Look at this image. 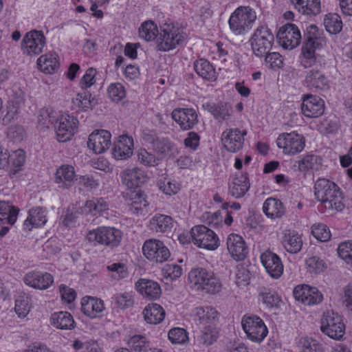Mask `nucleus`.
I'll use <instances>...</instances> for the list:
<instances>
[{"label": "nucleus", "instance_id": "a19ab883", "mask_svg": "<svg viewBox=\"0 0 352 352\" xmlns=\"http://www.w3.org/2000/svg\"><path fill=\"white\" fill-rule=\"evenodd\" d=\"M194 68L197 74L207 80L216 79V72L213 66L206 59H199L194 63Z\"/></svg>", "mask_w": 352, "mask_h": 352}, {"label": "nucleus", "instance_id": "6e6d98bb", "mask_svg": "<svg viewBox=\"0 0 352 352\" xmlns=\"http://www.w3.org/2000/svg\"><path fill=\"white\" fill-rule=\"evenodd\" d=\"M30 298L27 296H19L15 300L14 310L19 318H25L30 310Z\"/></svg>", "mask_w": 352, "mask_h": 352}, {"label": "nucleus", "instance_id": "cd10ccee", "mask_svg": "<svg viewBox=\"0 0 352 352\" xmlns=\"http://www.w3.org/2000/svg\"><path fill=\"white\" fill-rule=\"evenodd\" d=\"M137 290L148 300L157 298L161 294V288L157 282L147 279H140L135 283Z\"/></svg>", "mask_w": 352, "mask_h": 352}, {"label": "nucleus", "instance_id": "473e14b6", "mask_svg": "<svg viewBox=\"0 0 352 352\" xmlns=\"http://www.w3.org/2000/svg\"><path fill=\"white\" fill-rule=\"evenodd\" d=\"M142 314L144 320L151 324H157L163 321L165 316V311L158 304H148L143 310Z\"/></svg>", "mask_w": 352, "mask_h": 352}, {"label": "nucleus", "instance_id": "bb28decb", "mask_svg": "<svg viewBox=\"0 0 352 352\" xmlns=\"http://www.w3.org/2000/svg\"><path fill=\"white\" fill-rule=\"evenodd\" d=\"M246 131L239 129H231L223 133V143L225 148L230 152L235 153L240 150L243 144Z\"/></svg>", "mask_w": 352, "mask_h": 352}, {"label": "nucleus", "instance_id": "c756f323", "mask_svg": "<svg viewBox=\"0 0 352 352\" xmlns=\"http://www.w3.org/2000/svg\"><path fill=\"white\" fill-rule=\"evenodd\" d=\"M202 107L219 121L228 119L232 112V107L226 102H206L202 105Z\"/></svg>", "mask_w": 352, "mask_h": 352}, {"label": "nucleus", "instance_id": "09e8293b", "mask_svg": "<svg viewBox=\"0 0 352 352\" xmlns=\"http://www.w3.org/2000/svg\"><path fill=\"white\" fill-rule=\"evenodd\" d=\"M159 33L157 25L152 21L144 22L139 28L140 38L146 41L154 40Z\"/></svg>", "mask_w": 352, "mask_h": 352}, {"label": "nucleus", "instance_id": "7c9ffc66", "mask_svg": "<svg viewBox=\"0 0 352 352\" xmlns=\"http://www.w3.org/2000/svg\"><path fill=\"white\" fill-rule=\"evenodd\" d=\"M291 2L303 15L313 16L321 12L320 0H291Z\"/></svg>", "mask_w": 352, "mask_h": 352}, {"label": "nucleus", "instance_id": "423d86ee", "mask_svg": "<svg viewBox=\"0 0 352 352\" xmlns=\"http://www.w3.org/2000/svg\"><path fill=\"white\" fill-rule=\"evenodd\" d=\"M274 41V34L267 27H258L250 40L253 54L259 58L265 56L272 49Z\"/></svg>", "mask_w": 352, "mask_h": 352}, {"label": "nucleus", "instance_id": "4c0bfd02", "mask_svg": "<svg viewBox=\"0 0 352 352\" xmlns=\"http://www.w3.org/2000/svg\"><path fill=\"white\" fill-rule=\"evenodd\" d=\"M40 70L45 74H53L59 68L58 56L56 54H46L37 60Z\"/></svg>", "mask_w": 352, "mask_h": 352}, {"label": "nucleus", "instance_id": "8fccbe9b", "mask_svg": "<svg viewBox=\"0 0 352 352\" xmlns=\"http://www.w3.org/2000/svg\"><path fill=\"white\" fill-rule=\"evenodd\" d=\"M108 209L107 203L102 198H94L87 201L85 205V210L93 215L100 214Z\"/></svg>", "mask_w": 352, "mask_h": 352}, {"label": "nucleus", "instance_id": "72a5a7b5", "mask_svg": "<svg viewBox=\"0 0 352 352\" xmlns=\"http://www.w3.org/2000/svg\"><path fill=\"white\" fill-rule=\"evenodd\" d=\"M263 212L271 219L280 218L284 215L285 210L283 203L278 199L270 197L263 206Z\"/></svg>", "mask_w": 352, "mask_h": 352}, {"label": "nucleus", "instance_id": "b1692460", "mask_svg": "<svg viewBox=\"0 0 352 352\" xmlns=\"http://www.w3.org/2000/svg\"><path fill=\"white\" fill-rule=\"evenodd\" d=\"M324 101L318 96L308 94L303 98L302 113L308 118H317L324 112Z\"/></svg>", "mask_w": 352, "mask_h": 352}, {"label": "nucleus", "instance_id": "1a4fd4ad", "mask_svg": "<svg viewBox=\"0 0 352 352\" xmlns=\"http://www.w3.org/2000/svg\"><path fill=\"white\" fill-rule=\"evenodd\" d=\"M190 234L194 244L199 248L214 250L219 246L217 235L205 226L200 225L193 227Z\"/></svg>", "mask_w": 352, "mask_h": 352}, {"label": "nucleus", "instance_id": "e2e57ef3", "mask_svg": "<svg viewBox=\"0 0 352 352\" xmlns=\"http://www.w3.org/2000/svg\"><path fill=\"white\" fill-rule=\"evenodd\" d=\"M56 119V112L49 109H43L38 116L39 123L45 127H49L52 124L54 125Z\"/></svg>", "mask_w": 352, "mask_h": 352}, {"label": "nucleus", "instance_id": "338daca9", "mask_svg": "<svg viewBox=\"0 0 352 352\" xmlns=\"http://www.w3.org/2000/svg\"><path fill=\"white\" fill-rule=\"evenodd\" d=\"M107 270L112 273L111 276L116 279L126 278L129 273L126 267L122 263H114L107 266Z\"/></svg>", "mask_w": 352, "mask_h": 352}, {"label": "nucleus", "instance_id": "aec40b11", "mask_svg": "<svg viewBox=\"0 0 352 352\" xmlns=\"http://www.w3.org/2000/svg\"><path fill=\"white\" fill-rule=\"evenodd\" d=\"M27 285L39 290L47 289L54 283L53 276L48 272L32 271L23 277Z\"/></svg>", "mask_w": 352, "mask_h": 352}, {"label": "nucleus", "instance_id": "3c124183", "mask_svg": "<svg viewBox=\"0 0 352 352\" xmlns=\"http://www.w3.org/2000/svg\"><path fill=\"white\" fill-rule=\"evenodd\" d=\"M91 95L87 91H82L76 94V98L72 100V102L78 109L86 111L92 107L94 98H91Z\"/></svg>", "mask_w": 352, "mask_h": 352}, {"label": "nucleus", "instance_id": "49530a36", "mask_svg": "<svg viewBox=\"0 0 352 352\" xmlns=\"http://www.w3.org/2000/svg\"><path fill=\"white\" fill-rule=\"evenodd\" d=\"M324 25L328 32L331 34H336L342 30V22L338 14L330 13L325 16Z\"/></svg>", "mask_w": 352, "mask_h": 352}, {"label": "nucleus", "instance_id": "e433bc0d", "mask_svg": "<svg viewBox=\"0 0 352 352\" xmlns=\"http://www.w3.org/2000/svg\"><path fill=\"white\" fill-rule=\"evenodd\" d=\"M282 243L285 249L292 254L298 252L302 245L301 237L295 232L290 230H285Z\"/></svg>", "mask_w": 352, "mask_h": 352}, {"label": "nucleus", "instance_id": "7ed1b4c3", "mask_svg": "<svg viewBox=\"0 0 352 352\" xmlns=\"http://www.w3.org/2000/svg\"><path fill=\"white\" fill-rule=\"evenodd\" d=\"M187 35L184 29L174 23H164L160 29L157 39L156 49L160 52H168L182 45Z\"/></svg>", "mask_w": 352, "mask_h": 352}, {"label": "nucleus", "instance_id": "4be33fe9", "mask_svg": "<svg viewBox=\"0 0 352 352\" xmlns=\"http://www.w3.org/2000/svg\"><path fill=\"white\" fill-rule=\"evenodd\" d=\"M227 249L230 256L236 261H243L248 254V247L242 236L230 234L227 239Z\"/></svg>", "mask_w": 352, "mask_h": 352}, {"label": "nucleus", "instance_id": "5fc2aeb1", "mask_svg": "<svg viewBox=\"0 0 352 352\" xmlns=\"http://www.w3.org/2000/svg\"><path fill=\"white\" fill-rule=\"evenodd\" d=\"M157 185L160 190L168 196L177 194L179 190V185L177 182L166 177L160 179Z\"/></svg>", "mask_w": 352, "mask_h": 352}, {"label": "nucleus", "instance_id": "603ef678", "mask_svg": "<svg viewBox=\"0 0 352 352\" xmlns=\"http://www.w3.org/2000/svg\"><path fill=\"white\" fill-rule=\"evenodd\" d=\"M219 336V331L214 325L204 327L200 336V342L205 346H209L216 342Z\"/></svg>", "mask_w": 352, "mask_h": 352}, {"label": "nucleus", "instance_id": "393cba45", "mask_svg": "<svg viewBox=\"0 0 352 352\" xmlns=\"http://www.w3.org/2000/svg\"><path fill=\"white\" fill-rule=\"evenodd\" d=\"M250 188L247 174H235L228 186V195L235 199L243 197Z\"/></svg>", "mask_w": 352, "mask_h": 352}, {"label": "nucleus", "instance_id": "f8f14e48", "mask_svg": "<svg viewBox=\"0 0 352 352\" xmlns=\"http://www.w3.org/2000/svg\"><path fill=\"white\" fill-rule=\"evenodd\" d=\"M45 45V37L41 31L32 30L27 32L21 43L23 54L33 56L40 54Z\"/></svg>", "mask_w": 352, "mask_h": 352}, {"label": "nucleus", "instance_id": "0e129e2a", "mask_svg": "<svg viewBox=\"0 0 352 352\" xmlns=\"http://www.w3.org/2000/svg\"><path fill=\"white\" fill-rule=\"evenodd\" d=\"M10 167L16 168V170H13L15 173L21 166L23 165L25 161V152L19 149L12 152V154H10Z\"/></svg>", "mask_w": 352, "mask_h": 352}, {"label": "nucleus", "instance_id": "2eb2a0df", "mask_svg": "<svg viewBox=\"0 0 352 352\" xmlns=\"http://www.w3.org/2000/svg\"><path fill=\"white\" fill-rule=\"evenodd\" d=\"M171 118L182 130H190L198 123V116L192 108H176Z\"/></svg>", "mask_w": 352, "mask_h": 352}, {"label": "nucleus", "instance_id": "864d4df0", "mask_svg": "<svg viewBox=\"0 0 352 352\" xmlns=\"http://www.w3.org/2000/svg\"><path fill=\"white\" fill-rule=\"evenodd\" d=\"M138 161L145 166H157L160 162V158L156 157L154 154L148 152L145 148H141L138 151Z\"/></svg>", "mask_w": 352, "mask_h": 352}, {"label": "nucleus", "instance_id": "20e7f679", "mask_svg": "<svg viewBox=\"0 0 352 352\" xmlns=\"http://www.w3.org/2000/svg\"><path fill=\"white\" fill-rule=\"evenodd\" d=\"M256 19V14L252 8L240 6L232 13L228 23L232 32L240 35L250 30Z\"/></svg>", "mask_w": 352, "mask_h": 352}, {"label": "nucleus", "instance_id": "680f3d73", "mask_svg": "<svg viewBox=\"0 0 352 352\" xmlns=\"http://www.w3.org/2000/svg\"><path fill=\"white\" fill-rule=\"evenodd\" d=\"M339 256L352 266V241L340 243L338 248Z\"/></svg>", "mask_w": 352, "mask_h": 352}, {"label": "nucleus", "instance_id": "37998d69", "mask_svg": "<svg viewBox=\"0 0 352 352\" xmlns=\"http://www.w3.org/2000/svg\"><path fill=\"white\" fill-rule=\"evenodd\" d=\"M259 296L262 301L269 307H279L281 300L277 293L268 287H262L259 289Z\"/></svg>", "mask_w": 352, "mask_h": 352}, {"label": "nucleus", "instance_id": "c03bdc74", "mask_svg": "<svg viewBox=\"0 0 352 352\" xmlns=\"http://www.w3.org/2000/svg\"><path fill=\"white\" fill-rule=\"evenodd\" d=\"M298 169L300 171H307L308 170H318L322 164L320 157L309 154L298 161Z\"/></svg>", "mask_w": 352, "mask_h": 352}, {"label": "nucleus", "instance_id": "dca6fc26", "mask_svg": "<svg viewBox=\"0 0 352 352\" xmlns=\"http://www.w3.org/2000/svg\"><path fill=\"white\" fill-rule=\"evenodd\" d=\"M293 293L296 300L307 305L319 304L323 299L322 294L316 287L307 285H297Z\"/></svg>", "mask_w": 352, "mask_h": 352}, {"label": "nucleus", "instance_id": "f704fd0d", "mask_svg": "<svg viewBox=\"0 0 352 352\" xmlns=\"http://www.w3.org/2000/svg\"><path fill=\"white\" fill-rule=\"evenodd\" d=\"M47 222L45 211L43 208L38 207L30 210L28 217L24 222V228L31 230L34 227L43 226Z\"/></svg>", "mask_w": 352, "mask_h": 352}, {"label": "nucleus", "instance_id": "13d9d810", "mask_svg": "<svg viewBox=\"0 0 352 352\" xmlns=\"http://www.w3.org/2000/svg\"><path fill=\"white\" fill-rule=\"evenodd\" d=\"M313 236L322 242L327 241L331 238V232L329 228L322 223L314 224L311 228Z\"/></svg>", "mask_w": 352, "mask_h": 352}, {"label": "nucleus", "instance_id": "58836bf2", "mask_svg": "<svg viewBox=\"0 0 352 352\" xmlns=\"http://www.w3.org/2000/svg\"><path fill=\"white\" fill-rule=\"evenodd\" d=\"M173 219L168 215L157 214L150 220V228L156 232H167L171 230Z\"/></svg>", "mask_w": 352, "mask_h": 352}, {"label": "nucleus", "instance_id": "de8ad7c7", "mask_svg": "<svg viewBox=\"0 0 352 352\" xmlns=\"http://www.w3.org/2000/svg\"><path fill=\"white\" fill-rule=\"evenodd\" d=\"M151 144L153 151L159 155H166L174 148V144L167 138H154Z\"/></svg>", "mask_w": 352, "mask_h": 352}, {"label": "nucleus", "instance_id": "f257e3e1", "mask_svg": "<svg viewBox=\"0 0 352 352\" xmlns=\"http://www.w3.org/2000/svg\"><path fill=\"white\" fill-rule=\"evenodd\" d=\"M316 199L329 210L342 211L344 205L342 201L338 186L329 179H318L314 185Z\"/></svg>", "mask_w": 352, "mask_h": 352}, {"label": "nucleus", "instance_id": "412c9836", "mask_svg": "<svg viewBox=\"0 0 352 352\" xmlns=\"http://www.w3.org/2000/svg\"><path fill=\"white\" fill-rule=\"evenodd\" d=\"M261 261L266 272L272 278H278L283 274V265L276 254L267 250L261 255Z\"/></svg>", "mask_w": 352, "mask_h": 352}, {"label": "nucleus", "instance_id": "052dcab7", "mask_svg": "<svg viewBox=\"0 0 352 352\" xmlns=\"http://www.w3.org/2000/svg\"><path fill=\"white\" fill-rule=\"evenodd\" d=\"M113 299L117 307L120 309L130 307L134 303L133 296L129 292L116 294L114 295Z\"/></svg>", "mask_w": 352, "mask_h": 352}, {"label": "nucleus", "instance_id": "ea45409f", "mask_svg": "<svg viewBox=\"0 0 352 352\" xmlns=\"http://www.w3.org/2000/svg\"><path fill=\"white\" fill-rule=\"evenodd\" d=\"M52 324L60 329H72L75 326L72 316L67 311L54 313L51 316Z\"/></svg>", "mask_w": 352, "mask_h": 352}, {"label": "nucleus", "instance_id": "9d476101", "mask_svg": "<svg viewBox=\"0 0 352 352\" xmlns=\"http://www.w3.org/2000/svg\"><path fill=\"white\" fill-rule=\"evenodd\" d=\"M241 324L247 337L253 342H261L267 335L266 325L256 316H244Z\"/></svg>", "mask_w": 352, "mask_h": 352}, {"label": "nucleus", "instance_id": "c9c22d12", "mask_svg": "<svg viewBox=\"0 0 352 352\" xmlns=\"http://www.w3.org/2000/svg\"><path fill=\"white\" fill-rule=\"evenodd\" d=\"M195 317L199 324L204 327L214 325L218 318V312L210 307H197L195 309Z\"/></svg>", "mask_w": 352, "mask_h": 352}, {"label": "nucleus", "instance_id": "4d7b16f0", "mask_svg": "<svg viewBox=\"0 0 352 352\" xmlns=\"http://www.w3.org/2000/svg\"><path fill=\"white\" fill-rule=\"evenodd\" d=\"M107 92L109 98L115 102L121 101L126 96L125 89L121 83L111 84Z\"/></svg>", "mask_w": 352, "mask_h": 352}, {"label": "nucleus", "instance_id": "c85d7f7f", "mask_svg": "<svg viewBox=\"0 0 352 352\" xmlns=\"http://www.w3.org/2000/svg\"><path fill=\"white\" fill-rule=\"evenodd\" d=\"M81 310L84 314L95 318L101 316L104 309V302L101 299L87 297L82 298Z\"/></svg>", "mask_w": 352, "mask_h": 352}, {"label": "nucleus", "instance_id": "9b49d317", "mask_svg": "<svg viewBox=\"0 0 352 352\" xmlns=\"http://www.w3.org/2000/svg\"><path fill=\"white\" fill-rule=\"evenodd\" d=\"M278 148L287 155H295L301 152L305 146V140L302 135L296 132L283 133L276 140Z\"/></svg>", "mask_w": 352, "mask_h": 352}, {"label": "nucleus", "instance_id": "6e6552de", "mask_svg": "<svg viewBox=\"0 0 352 352\" xmlns=\"http://www.w3.org/2000/svg\"><path fill=\"white\" fill-rule=\"evenodd\" d=\"M78 120L70 114H61L57 117L54 124L56 139L58 142H65L72 139L77 131Z\"/></svg>", "mask_w": 352, "mask_h": 352}, {"label": "nucleus", "instance_id": "f03ea898", "mask_svg": "<svg viewBox=\"0 0 352 352\" xmlns=\"http://www.w3.org/2000/svg\"><path fill=\"white\" fill-rule=\"evenodd\" d=\"M188 280L192 289L208 294L219 293L222 288L219 278L213 272L206 268L192 269L188 273Z\"/></svg>", "mask_w": 352, "mask_h": 352}, {"label": "nucleus", "instance_id": "69168bd1", "mask_svg": "<svg viewBox=\"0 0 352 352\" xmlns=\"http://www.w3.org/2000/svg\"><path fill=\"white\" fill-rule=\"evenodd\" d=\"M306 265L308 272L310 273L319 274L324 271L325 265L324 261L318 256H312L306 261Z\"/></svg>", "mask_w": 352, "mask_h": 352}, {"label": "nucleus", "instance_id": "a878e982", "mask_svg": "<svg viewBox=\"0 0 352 352\" xmlns=\"http://www.w3.org/2000/svg\"><path fill=\"white\" fill-rule=\"evenodd\" d=\"M133 151V140L128 135L119 136L117 142L114 143L112 155L118 160H126L130 157Z\"/></svg>", "mask_w": 352, "mask_h": 352}, {"label": "nucleus", "instance_id": "f3484780", "mask_svg": "<svg viewBox=\"0 0 352 352\" xmlns=\"http://www.w3.org/2000/svg\"><path fill=\"white\" fill-rule=\"evenodd\" d=\"M304 85L314 91H325L329 88V80L320 69L311 68L305 72Z\"/></svg>", "mask_w": 352, "mask_h": 352}, {"label": "nucleus", "instance_id": "2f4dec72", "mask_svg": "<svg viewBox=\"0 0 352 352\" xmlns=\"http://www.w3.org/2000/svg\"><path fill=\"white\" fill-rule=\"evenodd\" d=\"M75 179L76 173L72 166L63 165L56 172L55 181L60 187H70L74 184Z\"/></svg>", "mask_w": 352, "mask_h": 352}, {"label": "nucleus", "instance_id": "ddd939ff", "mask_svg": "<svg viewBox=\"0 0 352 352\" xmlns=\"http://www.w3.org/2000/svg\"><path fill=\"white\" fill-rule=\"evenodd\" d=\"M142 252L144 256L151 261L163 263L170 257L169 250L164 243L158 239H150L143 244Z\"/></svg>", "mask_w": 352, "mask_h": 352}, {"label": "nucleus", "instance_id": "4468645a", "mask_svg": "<svg viewBox=\"0 0 352 352\" xmlns=\"http://www.w3.org/2000/svg\"><path fill=\"white\" fill-rule=\"evenodd\" d=\"M298 28L293 23H287L281 27L277 33V39L285 49L292 50L297 47L301 41Z\"/></svg>", "mask_w": 352, "mask_h": 352}, {"label": "nucleus", "instance_id": "bf43d9fd", "mask_svg": "<svg viewBox=\"0 0 352 352\" xmlns=\"http://www.w3.org/2000/svg\"><path fill=\"white\" fill-rule=\"evenodd\" d=\"M169 340L173 344H184L187 342L188 337L186 331L180 327L171 329L168 334Z\"/></svg>", "mask_w": 352, "mask_h": 352}, {"label": "nucleus", "instance_id": "5701e85b", "mask_svg": "<svg viewBox=\"0 0 352 352\" xmlns=\"http://www.w3.org/2000/svg\"><path fill=\"white\" fill-rule=\"evenodd\" d=\"M122 182L128 188L133 189L140 187L147 180L145 171L138 167L126 168L121 173Z\"/></svg>", "mask_w": 352, "mask_h": 352}, {"label": "nucleus", "instance_id": "774afa93", "mask_svg": "<svg viewBox=\"0 0 352 352\" xmlns=\"http://www.w3.org/2000/svg\"><path fill=\"white\" fill-rule=\"evenodd\" d=\"M265 62L269 64L270 68L273 69H280L283 66V58L277 52L267 53L265 56Z\"/></svg>", "mask_w": 352, "mask_h": 352}, {"label": "nucleus", "instance_id": "0eeeda50", "mask_svg": "<svg viewBox=\"0 0 352 352\" xmlns=\"http://www.w3.org/2000/svg\"><path fill=\"white\" fill-rule=\"evenodd\" d=\"M322 333L334 340H340L344 334L345 325L342 317L332 310L324 312L320 321Z\"/></svg>", "mask_w": 352, "mask_h": 352}, {"label": "nucleus", "instance_id": "39448f33", "mask_svg": "<svg viewBox=\"0 0 352 352\" xmlns=\"http://www.w3.org/2000/svg\"><path fill=\"white\" fill-rule=\"evenodd\" d=\"M86 238L94 245L99 244L113 248L120 245L122 232L113 227L102 226L89 231Z\"/></svg>", "mask_w": 352, "mask_h": 352}, {"label": "nucleus", "instance_id": "6ab92c4d", "mask_svg": "<svg viewBox=\"0 0 352 352\" xmlns=\"http://www.w3.org/2000/svg\"><path fill=\"white\" fill-rule=\"evenodd\" d=\"M321 41L318 27L315 25H309L305 34V41L302 48L303 56L306 58H313L315 56V50L321 45Z\"/></svg>", "mask_w": 352, "mask_h": 352}, {"label": "nucleus", "instance_id": "a211bd4d", "mask_svg": "<svg viewBox=\"0 0 352 352\" xmlns=\"http://www.w3.org/2000/svg\"><path fill=\"white\" fill-rule=\"evenodd\" d=\"M111 138L110 132L107 130L94 131L89 136L87 146L95 153H102L109 148Z\"/></svg>", "mask_w": 352, "mask_h": 352}, {"label": "nucleus", "instance_id": "79ce46f5", "mask_svg": "<svg viewBox=\"0 0 352 352\" xmlns=\"http://www.w3.org/2000/svg\"><path fill=\"white\" fill-rule=\"evenodd\" d=\"M19 210L10 202L0 201V221H6L9 224L13 225L17 218Z\"/></svg>", "mask_w": 352, "mask_h": 352}, {"label": "nucleus", "instance_id": "a18cd8bd", "mask_svg": "<svg viewBox=\"0 0 352 352\" xmlns=\"http://www.w3.org/2000/svg\"><path fill=\"white\" fill-rule=\"evenodd\" d=\"M131 202L129 204V210L132 213L138 214L142 212L148 205L146 195L140 190L134 191L131 198Z\"/></svg>", "mask_w": 352, "mask_h": 352}]
</instances>
